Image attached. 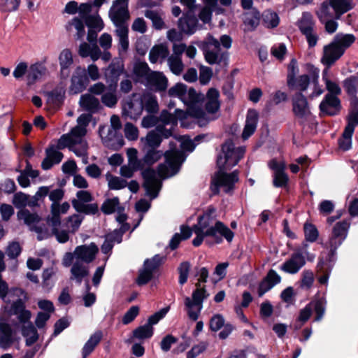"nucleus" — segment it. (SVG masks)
Returning a JSON list of instances; mask_svg holds the SVG:
<instances>
[{
	"label": "nucleus",
	"mask_w": 358,
	"mask_h": 358,
	"mask_svg": "<svg viewBox=\"0 0 358 358\" xmlns=\"http://www.w3.org/2000/svg\"><path fill=\"white\" fill-rule=\"evenodd\" d=\"M194 233L196 237L192 241L195 247L199 246L203 241L208 244L220 243L223 239L231 242L234 232L224 223L215 220V208H208L203 215L199 217L196 224L192 230L189 227L182 225L180 233H176L169 242V248L173 250L178 248L182 241L188 239Z\"/></svg>",
	"instance_id": "nucleus-1"
},
{
	"label": "nucleus",
	"mask_w": 358,
	"mask_h": 358,
	"mask_svg": "<svg viewBox=\"0 0 358 358\" xmlns=\"http://www.w3.org/2000/svg\"><path fill=\"white\" fill-rule=\"evenodd\" d=\"M155 159L129 158L128 164L122 166L120 171L122 176L131 178L135 171L143 170L142 172L144 179L143 187L146 194L151 199L157 197L162 188V180L176 175L179 171L185 158H165L166 161L159 166L157 172L146 168L155 163Z\"/></svg>",
	"instance_id": "nucleus-2"
},
{
	"label": "nucleus",
	"mask_w": 358,
	"mask_h": 358,
	"mask_svg": "<svg viewBox=\"0 0 358 358\" xmlns=\"http://www.w3.org/2000/svg\"><path fill=\"white\" fill-rule=\"evenodd\" d=\"M90 120V115H80L77 120V126L72 128L69 133L63 134L46 148V157H63L61 150L65 148L77 157H87L90 155L89 145L83 138L87 134L86 127Z\"/></svg>",
	"instance_id": "nucleus-3"
},
{
	"label": "nucleus",
	"mask_w": 358,
	"mask_h": 358,
	"mask_svg": "<svg viewBox=\"0 0 358 358\" xmlns=\"http://www.w3.org/2000/svg\"><path fill=\"white\" fill-rule=\"evenodd\" d=\"M171 96L178 97L185 105L188 106L187 111L189 116L197 120L200 127L206 125L210 119L206 113L198 104L204 100V95L197 93L193 88L187 90V86L182 83H178L169 90Z\"/></svg>",
	"instance_id": "nucleus-4"
},
{
	"label": "nucleus",
	"mask_w": 358,
	"mask_h": 358,
	"mask_svg": "<svg viewBox=\"0 0 358 358\" xmlns=\"http://www.w3.org/2000/svg\"><path fill=\"white\" fill-rule=\"evenodd\" d=\"M12 202L15 208L20 209L17 212L18 219L23 220L31 231L37 234L38 240L42 241L50 236L49 229L44 221L36 213L23 209L28 206L29 195L21 192H17L14 194Z\"/></svg>",
	"instance_id": "nucleus-5"
},
{
	"label": "nucleus",
	"mask_w": 358,
	"mask_h": 358,
	"mask_svg": "<svg viewBox=\"0 0 358 358\" xmlns=\"http://www.w3.org/2000/svg\"><path fill=\"white\" fill-rule=\"evenodd\" d=\"M240 158H217V165L218 170L212 178L210 189L214 194L219 192L220 187H222L226 193L230 192L234 185L238 180L236 171L231 173L227 171L236 166Z\"/></svg>",
	"instance_id": "nucleus-6"
},
{
	"label": "nucleus",
	"mask_w": 358,
	"mask_h": 358,
	"mask_svg": "<svg viewBox=\"0 0 358 358\" xmlns=\"http://www.w3.org/2000/svg\"><path fill=\"white\" fill-rule=\"evenodd\" d=\"M108 17L115 27V34L118 38L119 51L126 52L129 46L128 22L130 20L129 6L115 3L108 11Z\"/></svg>",
	"instance_id": "nucleus-7"
},
{
	"label": "nucleus",
	"mask_w": 358,
	"mask_h": 358,
	"mask_svg": "<svg viewBox=\"0 0 358 358\" xmlns=\"http://www.w3.org/2000/svg\"><path fill=\"white\" fill-rule=\"evenodd\" d=\"M206 289L196 285V289L193 292L192 298L187 296L185 299V306L189 319L193 321L198 320L203 308V302L208 296Z\"/></svg>",
	"instance_id": "nucleus-8"
},
{
	"label": "nucleus",
	"mask_w": 358,
	"mask_h": 358,
	"mask_svg": "<svg viewBox=\"0 0 358 358\" xmlns=\"http://www.w3.org/2000/svg\"><path fill=\"white\" fill-rule=\"evenodd\" d=\"M204 43V57L209 64H220L222 63L225 64L227 63L228 53L221 52L220 49V43L218 40L209 35Z\"/></svg>",
	"instance_id": "nucleus-9"
},
{
	"label": "nucleus",
	"mask_w": 358,
	"mask_h": 358,
	"mask_svg": "<svg viewBox=\"0 0 358 358\" xmlns=\"http://www.w3.org/2000/svg\"><path fill=\"white\" fill-rule=\"evenodd\" d=\"M76 196L77 199L72 201V205L77 212L92 215L97 213V204L88 203L92 200V196L89 192L80 190L77 192Z\"/></svg>",
	"instance_id": "nucleus-10"
},
{
	"label": "nucleus",
	"mask_w": 358,
	"mask_h": 358,
	"mask_svg": "<svg viewBox=\"0 0 358 358\" xmlns=\"http://www.w3.org/2000/svg\"><path fill=\"white\" fill-rule=\"evenodd\" d=\"M348 124L344 129L342 137L339 139V148L348 150L351 148L352 136L355 127L358 125V110L353 109L347 117Z\"/></svg>",
	"instance_id": "nucleus-11"
},
{
	"label": "nucleus",
	"mask_w": 358,
	"mask_h": 358,
	"mask_svg": "<svg viewBox=\"0 0 358 358\" xmlns=\"http://www.w3.org/2000/svg\"><path fill=\"white\" fill-rule=\"evenodd\" d=\"M99 136L106 147L116 150L122 147L124 140L118 131L108 126H101L99 130Z\"/></svg>",
	"instance_id": "nucleus-12"
},
{
	"label": "nucleus",
	"mask_w": 358,
	"mask_h": 358,
	"mask_svg": "<svg viewBox=\"0 0 358 358\" xmlns=\"http://www.w3.org/2000/svg\"><path fill=\"white\" fill-rule=\"evenodd\" d=\"M305 264V257L301 250H296L281 264L280 270L289 274H296Z\"/></svg>",
	"instance_id": "nucleus-13"
},
{
	"label": "nucleus",
	"mask_w": 358,
	"mask_h": 358,
	"mask_svg": "<svg viewBox=\"0 0 358 358\" xmlns=\"http://www.w3.org/2000/svg\"><path fill=\"white\" fill-rule=\"evenodd\" d=\"M143 112V102L133 95L122 106V117L136 120Z\"/></svg>",
	"instance_id": "nucleus-14"
},
{
	"label": "nucleus",
	"mask_w": 358,
	"mask_h": 358,
	"mask_svg": "<svg viewBox=\"0 0 358 358\" xmlns=\"http://www.w3.org/2000/svg\"><path fill=\"white\" fill-rule=\"evenodd\" d=\"M71 81L70 93L77 94L83 92L86 88L89 82L85 69L78 66L71 77Z\"/></svg>",
	"instance_id": "nucleus-15"
},
{
	"label": "nucleus",
	"mask_w": 358,
	"mask_h": 358,
	"mask_svg": "<svg viewBox=\"0 0 358 358\" xmlns=\"http://www.w3.org/2000/svg\"><path fill=\"white\" fill-rule=\"evenodd\" d=\"M162 139L156 131H150L145 138H141L142 150L145 157H154L156 149L159 146Z\"/></svg>",
	"instance_id": "nucleus-16"
},
{
	"label": "nucleus",
	"mask_w": 358,
	"mask_h": 358,
	"mask_svg": "<svg viewBox=\"0 0 358 358\" xmlns=\"http://www.w3.org/2000/svg\"><path fill=\"white\" fill-rule=\"evenodd\" d=\"M292 111L300 119H306L310 115V110L307 99L301 92L296 93L292 99Z\"/></svg>",
	"instance_id": "nucleus-17"
},
{
	"label": "nucleus",
	"mask_w": 358,
	"mask_h": 358,
	"mask_svg": "<svg viewBox=\"0 0 358 358\" xmlns=\"http://www.w3.org/2000/svg\"><path fill=\"white\" fill-rule=\"evenodd\" d=\"M268 166L273 171V185L276 187L285 186L289 180L285 172V164L273 159L268 162Z\"/></svg>",
	"instance_id": "nucleus-18"
},
{
	"label": "nucleus",
	"mask_w": 358,
	"mask_h": 358,
	"mask_svg": "<svg viewBox=\"0 0 358 358\" xmlns=\"http://www.w3.org/2000/svg\"><path fill=\"white\" fill-rule=\"evenodd\" d=\"M320 110L322 115H335L341 110V101L336 96L327 94L320 104Z\"/></svg>",
	"instance_id": "nucleus-19"
},
{
	"label": "nucleus",
	"mask_w": 358,
	"mask_h": 358,
	"mask_svg": "<svg viewBox=\"0 0 358 358\" xmlns=\"http://www.w3.org/2000/svg\"><path fill=\"white\" fill-rule=\"evenodd\" d=\"M344 53L332 41L323 48L321 62L327 67L332 66Z\"/></svg>",
	"instance_id": "nucleus-20"
},
{
	"label": "nucleus",
	"mask_w": 358,
	"mask_h": 358,
	"mask_svg": "<svg viewBox=\"0 0 358 358\" xmlns=\"http://www.w3.org/2000/svg\"><path fill=\"white\" fill-rule=\"evenodd\" d=\"M98 252L97 246L92 243L90 245H83L76 248L74 250L76 261L87 264L92 262Z\"/></svg>",
	"instance_id": "nucleus-21"
},
{
	"label": "nucleus",
	"mask_w": 358,
	"mask_h": 358,
	"mask_svg": "<svg viewBox=\"0 0 358 358\" xmlns=\"http://www.w3.org/2000/svg\"><path fill=\"white\" fill-rule=\"evenodd\" d=\"M336 261H331V259L321 256L317 265V272L319 274L317 278L318 282L321 285H327L328 280L334 266Z\"/></svg>",
	"instance_id": "nucleus-22"
},
{
	"label": "nucleus",
	"mask_w": 358,
	"mask_h": 358,
	"mask_svg": "<svg viewBox=\"0 0 358 358\" xmlns=\"http://www.w3.org/2000/svg\"><path fill=\"white\" fill-rule=\"evenodd\" d=\"M281 281V277L274 270H270L266 276L261 281L258 287V296L259 297L271 290L274 286L279 284Z\"/></svg>",
	"instance_id": "nucleus-23"
},
{
	"label": "nucleus",
	"mask_w": 358,
	"mask_h": 358,
	"mask_svg": "<svg viewBox=\"0 0 358 358\" xmlns=\"http://www.w3.org/2000/svg\"><path fill=\"white\" fill-rule=\"evenodd\" d=\"M46 73L47 69L43 64L41 63L31 64L29 66L27 74L26 76L27 85H32L38 80L45 76Z\"/></svg>",
	"instance_id": "nucleus-24"
},
{
	"label": "nucleus",
	"mask_w": 358,
	"mask_h": 358,
	"mask_svg": "<svg viewBox=\"0 0 358 358\" xmlns=\"http://www.w3.org/2000/svg\"><path fill=\"white\" fill-rule=\"evenodd\" d=\"M258 122V113L255 110H249L246 117L245 125L244 127L242 138L248 139L254 134Z\"/></svg>",
	"instance_id": "nucleus-25"
},
{
	"label": "nucleus",
	"mask_w": 358,
	"mask_h": 358,
	"mask_svg": "<svg viewBox=\"0 0 358 358\" xmlns=\"http://www.w3.org/2000/svg\"><path fill=\"white\" fill-rule=\"evenodd\" d=\"M145 80L148 85L159 91H164L167 87L166 78L159 71H151Z\"/></svg>",
	"instance_id": "nucleus-26"
},
{
	"label": "nucleus",
	"mask_w": 358,
	"mask_h": 358,
	"mask_svg": "<svg viewBox=\"0 0 358 358\" xmlns=\"http://www.w3.org/2000/svg\"><path fill=\"white\" fill-rule=\"evenodd\" d=\"M10 311L11 314L18 315L17 317L20 322L24 323V324L29 322L31 313L29 310L24 309V303L21 299H18L13 301Z\"/></svg>",
	"instance_id": "nucleus-27"
},
{
	"label": "nucleus",
	"mask_w": 358,
	"mask_h": 358,
	"mask_svg": "<svg viewBox=\"0 0 358 358\" xmlns=\"http://www.w3.org/2000/svg\"><path fill=\"white\" fill-rule=\"evenodd\" d=\"M197 25V19L192 14L188 13L178 20V27L181 31L187 34H193Z\"/></svg>",
	"instance_id": "nucleus-28"
},
{
	"label": "nucleus",
	"mask_w": 358,
	"mask_h": 358,
	"mask_svg": "<svg viewBox=\"0 0 358 358\" xmlns=\"http://www.w3.org/2000/svg\"><path fill=\"white\" fill-rule=\"evenodd\" d=\"M169 54V50L166 45H155L149 52V60L152 64L158 62H162L168 57Z\"/></svg>",
	"instance_id": "nucleus-29"
},
{
	"label": "nucleus",
	"mask_w": 358,
	"mask_h": 358,
	"mask_svg": "<svg viewBox=\"0 0 358 358\" xmlns=\"http://www.w3.org/2000/svg\"><path fill=\"white\" fill-rule=\"evenodd\" d=\"M13 343V330L11 327L0 320V347L7 349Z\"/></svg>",
	"instance_id": "nucleus-30"
},
{
	"label": "nucleus",
	"mask_w": 358,
	"mask_h": 358,
	"mask_svg": "<svg viewBox=\"0 0 358 358\" xmlns=\"http://www.w3.org/2000/svg\"><path fill=\"white\" fill-rule=\"evenodd\" d=\"M345 240V239L338 236V235L331 234L328 242L325 244V247L329 250V252L322 256L327 257V259H331V261H336V250L341 245Z\"/></svg>",
	"instance_id": "nucleus-31"
},
{
	"label": "nucleus",
	"mask_w": 358,
	"mask_h": 358,
	"mask_svg": "<svg viewBox=\"0 0 358 358\" xmlns=\"http://www.w3.org/2000/svg\"><path fill=\"white\" fill-rule=\"evenodd\" d=\"M219 95V92L216 89L210 88L208 90L206 103V109L208 113H215L220 109Z\"/></svg>",
	"instance_id": "nucleus-32"
},
{
	"label": "nucleus",
	"mask_w": 358,
	"mask_h": 358,
	"mask_svg": "<svg viewBox=\"0 0 358 358\" xmlns=\"http://www.w3.org/2000/svg\"><path fill=\"white\" fill-rule=\"evenodd\" d=\"M356 37L352 34H337L332 42L344 53L355 41Z\"/></svg>",
	"instance_id": "nucleus-33"
},
{
	"label": "nucleus",
	"mask_w": 358,
	"mask_h": 358,
	"mask_svg": "<svg viewBox=\"0 0 358 358\" xmlns=\"http://www.w3.org/2000/svg\"><path fill=\"white\" fill-rule=\"evenodd\" d=\"M188 115L187 111L185 112L179 109L176 110L174 114H171L167 110H163L160 114L159 120L165 124L175 125L177 124L178 120L185 119Z\"/></svg>",
	"instance_id": "nucleus-34"
},
{
	"label": "nucleus",
	"mask_w": 358,
	"mask_h": 358,
	"mask_svg": "<svg viewBox=\"0 0 358 358\" xmlns=\"http://www.w3.org/2000/svg\"><path fill=\"white\" fill-rule=\"evenodd\" d=\"M329 3L334 10L336 19L354 7L352 0H329Z\"/></svg>",
	"instance_id": "nucleus-35"
},
{
	"label": "nucleus",
	"mask_w": 358,
	"mask_h": 358,
	"mask_svg": "<svg viewBox=\"0 0 358 358\" xmlns=\"http://www.w3.org/2000/svg\"><path fill=\"white\" fill-rule=\"evenodd\" d=\"M222 152L224 157H242L245 154V147H236L232 141H227L222 145Z\"/></svg>",
	"instance_id": "nucleus-36"
},
{
	"label": "nucleus",
	"mask_w": 358,
	"mask_h": 358,
	"mask_svg": "<svg viewBox=\"0 0 358 358\" xmlns=\"http://www.w3.org/2000/svg\"><path fill=\"white\" fill-rule=\"evenodd\" d=\"M71 279L75 280L78 284H80L83 279L89 273L88 267L83 262L76 260L71 267Z\"/></svg>",
	"instance_id": "nucleus-37"
},
{
	"label": "nucleus",
	"mask_w": 358,
	"mask_h": 358,
	"mask_svg": "<svg viewBox=\"0 0 358 358\" xmlns=\"http://www.w3.org/2000/svg\"><path fill=\"white\" fill-rule=\"evenodd\" d=\"M80 106L85 110L95 112L99 107V101L91 94L81 96L79 101Z\"/></svg>",
	"instance_id": "nucleus-38"
},
{
	"label": "nucleus",
	"mask_w": 358,
	"mask_h": 358,
	"mask_svg": "<svg viewBox=\"0 0 358 358\" xmlns=\"http://www.w3.org/2000/svg\"><path fill=\"white\" fill-rule=\"evenodd\" d=\"M103 336L101 331L94 332L87 340L83 348V358H86L93 352L95 347L99 343Z\"/></svg>",
	"instance_id": "nucleus-39"
},
{
	"label": "nucleus",
	"mask_w": 358,
	"mask_h": 358,
	"mask_svg": "<svg viewBox=\"0 0 358 358\" xmlns=\"http://www.w3.org/2000/svg\"><path fill=\"white\" fill-rule=\"evenodd\" d=\"M22 334L26 338V345L28 346L34 344L38 338V332L31 322L22 326Z\"/></svg>",
	"instance_id": "nucleus-40"
},
{
	"label": "nucleus",
	"mask_w": 358,
	"mask_h": 358,
	"mask_svg": "<svg viewBox=\"0 0 358 358\" xmlns=\"http://www.w3.org/2000/svg\"><path fill=\"white\" fill-rule=\"evenodd\" d=\"M140 101L143 102V109L149 113H157L159 111V105L155 96L151 94H145Z\"/></svg>",
	"instance_id": "nucleus-41"
},
{
	"label": "nucleus",
	"mask_w": 358,
	"mask_h": 358,
	"mask_svg": "<svg viewBox=\"0 0 358 358\" xmlns=\"http://www.w3.org/2000/svg\"><path fill=\"white\" fill-rule=\"evenodd\" d=\"M310 83V78L307 74L301 75L295 78L287 86L292 90L303 92L307 90Z\"/></svg>",
	"instance_id": "nucleus-42"
},
{
	"label": "nucleus",
	"mask_w": 358,
	"mask_h": 358,
	"mask_svg": "<svg viewBox=\"0 0 358 358\" xmlns=\"http://www.w3.org/2000/svg\"><path fill=\"white\" fill-rule=\"evenodd\" d=\"M262 19L263 24L267 28H275L280 22L278 14L270 10H266L262 13Z\"/></svg>",
	"instance_id": "nucleus-43"
},
{
	"label": "nucleus",
	"mask_w": 358,
	"mask_h": 358,
	"mask_svg": "<svg viewBox=\"0 0 358 358\" xmlns=\"http://www.w3.org/2000/svg\"><path fill=\"white\" fill-rule=\"evenodd\" d=\"M314 25L313 16L309 13H303L301 18L298 21V27L303 34L313 31Z\"/></svg>",
	"instance_id": "nucleus-44"
},
{
	"label": "nucleus",
	"mask_w": 358,
	"mask_h": 358,
	"mask_svg": "<svg viewBox=\"0 0 358 358\" xmlns=\"http://www.w3.org/2000/svg\"><path fill=\"white\" fill-rule=\"evenodd\" d=\"M84 217L79 214H74L69 217L66 222L63 224V227L69 229L71 234H74L79 229Z\"/></svg>",
	"instance_id": "nucleus-45"
},
{
	"label": "nucleus",
	"mask_w": 358,
	"mask_h": 358,
	"mask_svg": "<svg viewBox=\"0 0 358 358\" xmlns=\"http://www.w3.org/2000/svg\"><path fill=\"white\" fill-rule=\"evenodd\" d=\"M309 306H311V310L313 309L316 313L315 321H320L324 316L326 308V300L324 298L322 297L317 299H315L310 303H308Z\"/></svg>",
	"instance_id": "nucleus-46"
},
{
	"label": "nucleus",
	"mask_w": 358,
	"mask_h": 358,
	"mask_svg": "<svg viewBox=\"0 0 358 358\" xmlns=\"http://www.w3.org/2000/svg\"><path fill=\"white\" fill-rule=\"evenodd\" d=\"M59 62L62 73H64V71L68 69L73 63L71 51L69 49L63 50L59 54Z\"/></svg>",
	"instance_id": "nucleus-47"
},
{
	"label": "nucleus",
	"mask_w": 358,
	"mask_h": 358,
	"mask_svg": "<svg viewBox=\"0 0 358 358\" xmlns=\"http://www.w3.org/2000/svg\"><path fill=\"white\" fill-rule=\"evenodd\" d=\"M168 65L171 72L176 75H180L184 69V65L181 57L176 55H171L167 59Z\"/></svg>",
	"instance_id": "nucleus-48"
},
{
	"label": "nucleus",
	"mask_w": 358,
	"mask_h": 358,
	"mask_svg": "<svg viewBox=\"0 0 358 358\" xmlns=\"http://www.w3.org/2000/svg\"><path fill=\"white\" fill-rule=\"evenodd\" d=\"M64 94L65 89L63 86H57L51 92L46 93L48 101L52 104L60 103L64 97Z\"/></svg>",
	"instance_id": "nucleus-49"
},
{
	"label": "nucleus",
	"mask_w": 358,
	"mask_h": 358,
	"mask_svg": "<svg viewBox=\"0 0 358 358\" xmlns=\"http://www.w3.org/2000/svg\"><path fill=\"white\" fill-rule=\"evenodd\" d=\"M49 187L46 186L40 187L38 191L33 196H29V207H36L39 206V202L43 201V199L48 194Z\"/></svg>",
	"instance_id": "nucleus-50"
},
{
	"label": "nucleus",
	"mask_w": 358,
	"mask_h": 358,
	"mask_svg": "<svg viewBox=\"0 0 358 358\" xmlns=\"http://www.w3.org/2000/svg\"><path fill=\"white\" fill-rule=\"evenodd\" d=\"M106 178L110 189L119 190L124 189L127 185V182L125 180L109 173L106 175Z\"/></svg>",
	"instance_id": "nucleus-51"
},
{
	"label": "nucleus",
	"mask_w": 358,
	"mask_h": 358,
	"mask_svg": "<svg viewBox=\"0 0 358 358\" xmlns=\"http://www.w3.org/2000/svg\"><path fill=\"white\" fill-rule=\"evenodd\" d=\"M145 16L152 21V25L156 29L165 28V24L162 15L159 12L152 10H147L145 12Z\"/></svg>",
	"instance_id": "nucleus-52"
},
{
	"label": "nucleus",
	"mask_w": 358,
	"mask_h": 358,
	"mask_svg": "<svg viewBox=\"0 0 358 358\" xmlns=\"http://www.w3.org/2000/svg\"><path fill=\"white\" fill-rule=\"evenodd\" d=\"M317 14L322 21H325L329 18L335 17V13L329 3V0L324 1L322 3L320 8L317 12Z\"/></svg>",
	"instance_id": "nucleus-53"
},
{
	"label": "nucleus",
	"mask_w": 358,
	"mask_h": 358,
	"mask_svg": "<svg viewBox=\"0 0 358 358\" xmlns=\"http://www.w3.org/2000/svg\"><path fill=\"white\" fill-rule=\"evenodd\" d=\"M83 17L85 18V24L90 29L100 31L103 28V22L99 15H90Z\"/></svg>",
	"instance_id": "nucleus-54"
},
{
	"label": "nucleus",
	"mask_w": 358,
	"mask_h": 358,
	"mask_svg": "<svg viewBox=\"0 0 358 358\" xmlns=\"http://www.w3.org/2000/svg\"><path fill=\"white\" fill-rule=\"evenodd\" d=\"M47 222L52 227V229L60 226L59 204L51 205V215L48 217Z\"/></svg>",
	"instance_id": "nucleus-55"
},
{
	"label": "nucleus",
	"mask_w": 358,
	"mask_h": 358,
	"mask_svg": "<svg viewBox=\"0 0 358 358\" xmlns=\"http://www.w3.org/2000/svg\"><path fill=\"white\" fill-rule=\"evenodd\" d=\"M150 71V69L145 62H136L133 67L134 74L139 78H145L146 80Z\"/></svg>",
	"instance_id": "nucleus-56"
},
{
	"label": "nucleus",
	"mask_w": 358,
	"mask_h": 358,
	"mask_svg": "<svg viewBox=\"0 0 358 358\" xmlns=\"http://www.w3.org/2000/svg\"><path fill=\"white\" fill-rule=\"evenodd\" d=\"M119 199L114 197L113 199H108L106 200L101 206V210L105 214H112L115 210L122 209L120 206Z\"/></svg>",
	"instance_id": "nucleus-57"
},
{
	"label": "nucleus",
	"mask_w": 358,
	"mask_h": 358,
	"mask_svg": "<svg viewBox=\"0 0 358 358\" xmlns=\"http://www.w3.org/2000/svg\"><path fill=\"white\" fill-rule=\"evenodd\" d=\"M350 227V222L349 221L343 220L342 222H338L334 226L331 234L338 235V236L341 238L345 239L348 236Z\"/></svg>",
	"instance_id": "nucleus-58"
},
{
	"label": "nucleus",
	"mask_w": 358,
	"mask_h": 358,
	"mask_svg": "<svg viewBox=\"0 0 358 358\" xmlns=\"http://www.w3.org/2000/svg\"><path fill=\"white\" fill-rule=\"evenodd\" d=\"M154 329L147 324L140 326L133 331L134 337L138 339H146L153 335Z\"/></svg>",
	"instance_id": "nucleus-59"
},
{
	"label": "nucleus",
	"mask_w": 358,
	"mask_h": 358,
	"mask_svg": "<svg viewBox=\"0 0 358 358\" xmlns=\"http://www.w3.org/2000/svg\"><path fill=\"white\" fill-rule=\"evenodd\" d=\"M201 137L197 136L194 138V140L190 139L187 136H181L179 138V141H180V148L182 152H192L195 147V141H199Z\"/></svg>",
	"instance_id": "nucleus-60"
},
{
	"label": "nucleus",
	"mask_w": 358,
	"mask_h": 358,
	"mask_svg": "<svg viewBox=\"0 0 358 358\" xmlns=\"http://www.w3.org/2000/svg\"><path fill=\"white\" fill-rule=\"evenodd\" d=\"M303 230L306 241L313 243L317 239L319 232L315 225L310 223H306L303 227Z\"/></svg>",
	"instance_id": "nucleus-61"
},
{
	"label": "nucleus",
	"mask_w": 358,
	"mask_h": 358,
	"mask_svg": "<svg viewBox=\"0 0 358 358\" xmlns=\"http://www.w3.org/2000/svg\"><path fill=\"white\" fill-rule=\"evenodd\" d=\"M129 229V224H123L120 226V229H115L113 232L108 234L106 236L109 238L110 240L113 241V243H121L122 240V235L127 231Z\"/></svg>",
	"instance_id": "nucleus-62"
},
{
	"label": "nucleus",
	"mask_w": 358,
	"mask_h": 358,
	"mask_svg": "<svg viewBox=\"0 0 358 358\" xmlns=\"http://www.w3.org/2000/svg\"><path fill=\"white\" fill-rule=\"evenodd\" d=\"M190 268L191 264L187 261L181 262L179 265L178 268V271L179 273L178 282L180 285H184L187 281Z\"/></svg>",
	"instance_id": "nucleus-63"
},
{
	"label": "nucleus",
	"mask_w": 358,
	"mask_h": 358,
	"mask_svg": "<svg viewBox=\"0 0 358 358\" xmlns=\"http://www.w3.org/2000/svg\"><path fill=\"white\" fill-rule=\"evenodd\" d=\"M245 31H252L255 30L259 24V17L257 13L248 15L244 20Z\"/></svg>",
	"instance_id": "nucleus-64"
}]
</instances>
